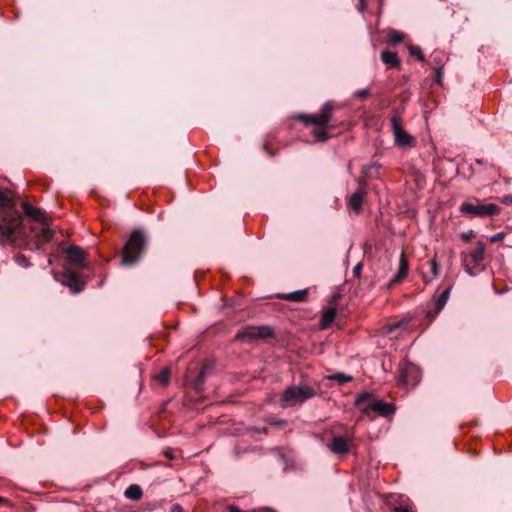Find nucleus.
Returning <instances> with one entry per match:
<instances>
[{"instance_id":"nucleus-29","label":"nucleus","mask_w":512,"mask_h":512,"mask_svg":"<svg viewBox=\"0 0 512 512\" xmlns=\"http://www.w3.org/2000/svg\"><path fill=\"white\" fill-rule=\"evenodd\" d=\"M14 202L3 191L0 190V210L5 208H13Z\"/></svg>"},{"instance_id":"nucleus-40","label":"nucleus","mask_w":512,"mask_h":512,"mask_svg":"<svg viewBox=\"0 0 512 512\" xmlns=\"http://www.w3.org/2000/svg\"><path fill=\"white\" fill-rule=\"evenodd\" d=\"M503 237H504V232H499V233L491 236L490 241L491 242H498V241L502 240Z\"/></svg>"},{"instance_id":"nucleus-46","label":"nucleus","mask_w":512,"mask_h":512,"mask_svg":"<svg viewBox=\"0 0 512 512\" xmlns=\"http://www.w3.org/2000/svg\"><path fill=\"white\" fill-rule=\"evenodd\" d=\"M164 455H165L167 458H169V459H174V457H175V456H174V453H173V451H172V450H167V451H165V452H164Z\"/></svg>"},{"instance_id":"nucleus-42","label":"nucleus","mask_w":512,"mask_h":512,"mask_svg":"<svg viewBox=\"0 0 512 512\" xmlns=\"http://www.w3.org/2000/svg\"><path fill=\"white\" fill-rule=\"evenodd\" d=\"M502 203L505 205H512V195H506L502 198Z\"/></svg>"},{"instance_id":"nucleus-33","label":"nucleus","mask_w":512,"mask_h":512,"mask_svg":"<svg viewBox=\"0 0 512 512\" xmlns=\"http://www.w3.org/2000/svg\"><path fill=\"white\" fill-rule=\"evenodd\" d=\"M431 66L433 69H434V66H440L441 69H444V62H443L442 57L439 55L432 56Z\"/></svg>"},{"instance_id":"nucleus-15","label":"nucleus","mask_w":512,"mask_h":512,"mask_svg":"<svg viewBox=\"0 0 512 512\" xmlns=\"http://www.w3.org/2000/svg\"><path fill=\"white\" fill-rule=\"evenodd\" d=\"M22 207L25 214L29 216L31 219L39 221L43 224H47V217L44 211L35 208L34 206L26 202L23 203Z\"/></svg>"},{"instance_id":"nucleus-19","label":"nucleus","mask_w":512,"mask_h":512,"mask_svg":"<svg viewBox=\"0 0 512 512\" xmlns=\"http://www.w3.org/2000/svg\"><path fill=\"white\" fill-rule=\"evenodd\" d=\"M381 59L382 61L389 66L392 67H399L400 66V59L396 52H392L389 50H384L381 53Z\"/></svg>"},{"instance_id":"nucleus-3","label":"nucleus","mask_w":512,"mask_h":512,"mask_svg":"<svg viewBox=\"0 0 512 512\" xmlns=\"http://www.w3.org/2000/svg\"><path fill=\"white\" fill-rule=\"evenodd\" d=\"M485 247L484 242H478L477 248L471 254L470 259L466 254H461L462 265L469 276L475 277L482 271V268L479 267V263L484 259Z\"/></svg>"},{"instance_id":"nucleus-2","label":"nucleus","mask_w":512,"mask_h":512,"mask_svg":"<svg viewBox=\"0 0 512 512\" xmlns=\"http://www.w3.org/2000/svg\"><path fill=\"white\" fill-rule=\"evenodd\" d=\"M315 395V391L308 386H289L282 395V406L287 407L296 402L303 403Z\"/></svg>"},{"instance_id":"nucleus-41","label":"nucleus","mask_w":512,"mask_h":512,"mask_svg":"<svg viewBox=\"0 0 512 512\" xmlns=\"http://www.w3.org/2000/svg\"><path fill=\"white\" fill-rule=\"evenodd\" d=\"M357 9L360 13H363L366 9V2L365 0H358Z\"/></svg>"},{"instance_id":"nucleus-16","label":"nucleus","mask_w":512,"mask_h":512,"mask_svg":"<svg viewBox=\"0 0 512 512\" xmlns=\"http://www.w3.org/2000/svg\"><path fill=\"white\" fill-rule=\"evenodd\" d=\"M308 297V289L296 290L290 293H279L277 298L292 302H304Z\"/></svg>"},{"instance_id":"nucleus-9","label":"nucleus","mask_w":512,"mask_h":512,"mask_svg":"<svg viewBox=\"0 0 512 512\" xmlns=\"http://www.w3.org/2000/svg\"><path fill=\"white\" fill-rule=\"evenodd\" d=\"M327 447L336 455H345L350 450L349 442L344 436H333L328 442Z\"/></svg>"},{"instance_id":"nucleus-11","label":"nucleus","mask_w":512,"mask_h":512,"mask_svg":"<svg viewBox=\"0 0 512 512\" xmlns=\"http://www.w3.org/2000/svg\"><path fill=\"white\" fill-rule=\"evenodd\" d=\"M367 190H363V188H357L354 193H352L347 199V207L355 212L359 213L362 209V204L364 199L366 198Z\"/></svg>"},{"instance_id":"nucleus-22","label":"nucleus","mask_w":512,"mask_h":512,"mask_svg":"<svg viewBox=\"0 0 512 512\" xmlns=\"http://www.w3.org/2000/svg\"><path fill=\"white\" fill-rule=\"evenodd\" d=\"M380 168H381L380 163L373 162L370 165L363 166L362 173L368 178H378Z\"/></svg>"},{"instance_id":"nucleus-30","label":"nucleus","mask_w":512,"mask_h":512,"mask_svg":"<svg viewBox=\"0 0 512 512\" xmlns=\"http://www.w3.org/2000/svg\"><path fill=\"white\" fill-rule=\"evenodd\" d=\"M408 50L410 55L416 57L419 61L423 62L425 60L424 54L419 46L410 45Z\"/></svg>"},{"instance_id":"nucleus-13","label":"nucleus","mask_w":512,"mask_h":512,"mask_svg":"<svg viewBox=\"0 0 512 512\" xmlns=\"http://www.w3.org/2000/svg\"><path fill=\"white\" fill-rule=\"evenodd\" d=\"M67 260L74 265L79 267H85V254L84 251L75 245H71L66 249Z\"/></svg>"},{"instance_id":"nucleus-28","label":"nucleus","mask_w":512,"mask_h":512,"mask_svg":"<svg viewBox=\"0 0 512 512\" xmlns=\"http://www.w3.org/2000/svg\"><path fill=\"white\" fill-rule=\"evenodd\" d=\"M170 371L167 367L161 369V371L155 376V379L158 380L163 386H166L169 383Z\"/></svg>"},{"instance_id":"nucleus-39","label":"nucleus","mask_w":512,"mask_h":512,"mask_svg":"<svg viewBox=\"0 0 512 512\" xmlns=\"http://www.w3.org/2000/svg\"><path fill=\"white\" fill-rule=\"evenodd\" d=\"M357 183H358V188H363V190H366V187H367V181L365 178L363 177H359L357 179Z\"/></svg>"},{"instance_id":"nucleus-51","label":"nucleus","mask_w":512,"mask_h":512,"mask_svg":"<svg viewBox=\"0 0 512 512\" xmlns=\"http://www.w3.org/2000/svg\"><path fill=\"white\" fill-rule=\"evenodd\" d=\"M9 500L0 496V504H8Z\"/></svg>"},{"instance_id":"nucleus-35","label":"nucleus","mask_w":512,"mask_h":512,"mask_svg":"<svg viewBox=\"0 0 512 512\" xmlns=\"http://www.w3.org/2000/svg\"><path fill=\"white\" fill-rule=\"evenodd\" d=\"M434 71H435V79L434 81L436 83H441L442 81V78H443V69H441L440 66H434Z\"/></svg>"},{"instance_id":"nucleus-50","label":"nucleus","mask_w":512,"mask_h":512,"mask_svg":"<svg viewBox=\"0 0 512 512\" xmlns=\"http://www.w3.org/2000/svg\"><path fill=\"white\" fill-rule=\"evenodd\" d=\"M432 276L431 277H428L427 275H423V281L428 284L432 281Z\"/></svg>"},{"instance_id":"nucleus-37","label":"nucleus","mask_w":512,"mask_h":512,"mask_svg":"<svg viewBox=\"0 0 512 512\" xmlns=\"http://www.w3.org/2000/svg\"><path fill=\"white\" fill-rule=\"evenodd\" d=\"M16 262L19 266L24 267V268H27L30 266L27 258L22 255L16 257Z\"/></svg>"},{"instance_id":"nucleus-32","label":"nucleus","mask_w":512,"mask_h":512,"mask_svg":"<svg viewBox=\"0 0 512 512\" xmlns=\"http://www.w3.org/2000/svg\"><path fill=\"white\" fill-rule=\"evenodd\" d=\"M430 270L432 274V279L437 278L439 272V264L437 262L436 256L430 260Z\"/></svg>"},{"instance_id":"nucleus-18","label":"nucleus","mask_w":512,"mask_h":512,"mask_svg":"<svg viewBox=\"0 0 512 512\" xmlns=\"http://www.w3.org/2000/svg\"><path fill=\"white\" fill-rule=\"evenodd\" d=\"M407 273H408V261L406 259L405 254L401 253L400 259H399L398 271L394 275V277L391 279V284L398 283V282L402 281L407 276Z\"/></svg>"},{"instance_id":"nucleus-20","label":"nucleus","mask_w":512,"mask_h":512,"mask_svg":"<svg viewBox=\"0 0 512 512\" xmlns=\"http://www.w3.org/2000/svg\"><path fill=\"white\" fill-rule=\"evenodd\" d=\"M142 495H143V492H142L141 487L136 484L129 485L124 492V496L127 499L133 500V501L140 500Z\"/></svg>"},{"instance_id":"nucleus-31","label":"nucleus","mask_w":512,"mask_h":512,"mask_svg":"<svg viewBox=\"0 0 512 512\" xmlns=\"http://www.w3.org/2000/svg\"><path fill=\"white\" fill-rule=\"evenodd\" d=\"M313 136L315 137V139L317 141H320V142H324V141L328 140V138H329L328 133L321 129H315L313 131Z\"/></svg>"},{"instance_id":"nucleus-4","label":"nucleus","mask_w":512,"mask_h":512,"mask_svg":"<svg viewBox=\"0 0 512 512\" xmlns=\"http://www.w3.org/2000/svg\"><path fill=\"white\" fill-rule=\"evenodd\" d=\"M460 211L468 217H490L500 212V207L493 203L473 204L464 202L460 206Z\"/></svg>"},{"instance_id":"nucleus-27","label":"nucleus","mask_w":512,"mask_h":512,"mask_svg":"<svg viewBox=\"0 0 512 512\" xmlns=\"http://www.w3.org/2000/svg\"><path fill=\"white\" fill-rule=\"evenodd\" d=\"M206 376H207V369L204 367L200 370L199 374L197 375V377L195 378V380L193 382V386H194L195 390L201 391L203 389V383H204Z\"/></svg>"},{"instance_id":"nucleus-7","label":"nucleus","mask_w":512,"mask_h":512,"mask_svg":"<svg viewBox=\"0 0 512 512\" xmlns=\"http://www.w3.org/2000/svg\"><path fill=\"white\" fill-rule=\"evenodd\" d=\"M331 110L332 105L330 102H326L322 108L320 113L318 114H300L298 119L302 120L305 124L308 125H326L331 120Z\"/></svg>"},{"instance_id":"nucleus-25","label":"nucleus","mask_w":512,"mask_h":512,"mask_svg":"<svg viewBox=\"0 0 512 512\" xmlns=\"http://www.w3.org/2000/svg\"><path fill=\"white\" fill-rule=\"evenodd\" d=\"M388 42L391 44H397L403 41L404 34L395 29L389 28L387 30Z\"/></svg>"},{"instance_id":"nucleus-34","label":"nucleus","mask_w":512,"mask_h":512,"mask_svg":"<svg viewBox=\"0 0 512 512\" xmlns=\"http://www.w3.org/2000/svg\"><path fill=\"white\" fill-rule=\"evenodd\" d=\"M370 95L369 89H361L354 92V97L358 99H365Z\"/></svg>"},{"instance_id":"nucleus-21","label":"nucleus","mask_w":512,"mask_h":512,"mask_svg":"<svg viewBox=\"0 0 512 512\" xmlns=\"http://www.w3.org/2000/svg\"><path fill=\"white\" fill-rule=\"evenodd\" d=\"M404 325L405 323L402 321L388 324L384 327L383 334L389 336L390 338H397L399 335L398 331L402 329Z\"/></svg>"},{"instance_id":"nucleus-26","label":"nucleus","mask_w":512,"mask_h":512,"mask_svg":"<svg viewBox=\"0 0 512 512\" xmlns=\"http://www.w3.org/2000/svg\"><path fill=\"white\" fill-rule=\"evenodd\" d=\"M372 400H377V397H375L373 394L365 392L357 397L355 404L363 409V406L365 404H371Z\"/></svg>"},{"instance_id":"nucleus-48","label":"nucleus","mask_w":512,"mask_h":512,"mask_svg":"<svg viewBox=\"0 0 512 512\" xmlns=\"http://www.w3.org/2000/svg\"><path fill=\"white\" fill-rule=\"evenodd\" d=\"M251 512H275V511L270 509V508H261V509H258V510H253Z\"/></svg>"},{"instance_id":"nucleus-38","label":"nucleus","mask_w":512,"mask_h":512,"mask_svg":"<svg viewBox=\"0 0 512 512\" xmlns=\"http://www.w3.org/2000/svg\"><path fill=\"white\" fill-rule=\"evenodd\" d=\"M362 269H363V265H362V263H360V262H359V263H357V264L354 266L353 270H352L353 275H354L356 278H360L361 273H362Z\"/></svg>"},{"instance_id":"nucleus-17","label":"nucleus","mask_w":512,"mask_h":512,"mask_svg":"<svg viewBox=\"0 0 512 512\" xmlns=\"http://www.w3.org/2000/svg\"><path fill=\"white\" fill-rule=\"evenodd\" d=\"M336 308L335 307H328L323 309L321 313V318L319 321V327L320 329L324 330L331 326L333 321L336 317Z\"/></svg>"},{"instance_id":"nucleus-14","label":"nucleus","mask_w":512,"mask_h":512,"mask_svg":"<svg viewBox=\"0 0 512 512\" xmlns=\"http://www.w3.org/2000/svg\"><path fill=\"white\" fill-rule=\"evenodd\" d=\"M452 285H450L445 291H443L435 300V312L432 313L431 311H428L426 313V316L428 318H434L436 314H438L447 304L450 293L452 290Z\"/></svg>"},{"instance_id":"nucleus-45","label":"nucleus","mask_w":512,"mask_h":512,"mask_svg":"<svg viewBox=\"0 0 512 512\" xmlns=\"http://www.w3.org/2000/svg\"><path fill=\"white\" fill-rule=\"evenodd\" d=\"M472 232H464L461 235L462 240L469 241L471 239Z\"/></svg>"},{"instance_id":"nucleus-44","label":"nucleus","mask_w":512,"mask_h":512,"mask_svg":"<svg viewBox=\"0 0 512 512\" xmlns=\"http://www.w3.org/2000/svg\"><path fill=\"white\" fill-rule=\"evenodd\" d=\"M170 512H183V509L179 504H174L171 506Z\"/></svg>"},{"instance_id":"nucleus-23","label":"nucleus","mask_w":512,"mask_h":512,"mask_svg":"<svg viewBox=\"0 0 512 512\" xmlns=\"http://www.w3.org/2000/svg\"><path fill=\"white\" fill-rule=\"evenodd\" d=\"M328 380L336 381L339 385H344L353 380V377L343 372H336L327 376Z\"/></svg>"},{"instance_id":"nucleus-52","label":"nucleus","mask_w":512,"mask_h":512,"mask_svg":"<svg viewBox=\"0 0 512 512\" xmlns=\"http://www.w3.org/2000/svg\"><path fill=\"white\" fill-rule=\"evenodd\" d=\"M475 162H476L478 165H483V164H484V160H483V159H480V158L475 159Z\"/></svg>"},{"instance_id":"nucleus-10","label":"nucleus","mask_w":512,"mask_h":512,"mask_svg":"<svg viewBox=\"0 0 512 512\" xmlns=\"http://www.w3.org/2000/svg\"><path fill=\"white\" fill-rule=\"evenodd\" d=\"M63 285L69 287L71 293L76 294L83 290L85 283L80 281L77 273L67 270L63 273Z\"/></svg>"},{"instance_id":"nucleus-6","label":"nucleus","mask_w":512,"mask_h":512,"mask_svg":"<svg viewBox=\"0 0 512 512\" xmlns=\"http://www.w3.org/2000/svg\"><path fill=\"white\" fill-rule=\"evenodd\" d=\"M274 336V329L270 326H247L241 329L236 339L242 342H252L258 339H267Z\"/></svg>"},{"instance_id":"nucleus-8","label":"nucleus","mask_w":512,"mask_h":512,"mask_svg":"<svg viewBox=\"0 0 512 512\" xmlns=\"http://www.w3.org/2000/svg\"><path fill=\"white\" fill-rule=\"evenodd\" d=\"M396 411V406L393 403H387L383 400L377 398V400H372L371 404H365L363 406V412L365 414H369L370 412H375L379 416L382 417H391L394 415Z\"/></svg>"},{"instance_id":"nucleus-47","label":"nucleus","mask_w":512,"mask_h":512,"mask_svg":"<svg viewBox=\"0 0 512 512\" xmlns=\"http://www.w3.org/2000/svg\"><path fill=\"white\" fill-rule=\"evenodd\" d=\"M283 423L284 421L281 419L271 421V424L274 426H281Z\"/></svg>"},{"instance_id":"nucleus-36","label":"nucleus","mask_w":512,"mask_h":512,"mask_svg":"<svg viewBox=\"0 0 512 512\" xmlns=\"http://www.w3.org/2000/svg\"><path fill=\"white\" fill-rule=\"evenodd\" d=\"M53 237V233L48 228H44L41 234V239L43 241H50Z\"/></svg>"},{"instance_id":"nucleus-43","label":"nucleus","mask_w":512,"mask_h":512,"mask_svg":"<svg viewBox=\"0 0 512 512\" xmlns=\"http://www.w3.org/2000/svg\"><path fill=\"white\" fill-rule=\"evenodd\" d=\"M227 509L229 512H246V511L241 510L239 507H237L235 505H229L227 507Z\"/></svg>"},{"instance_id":"nucleus-49","label":"nucleus","mask_w":512,"mask_h":512,"mask_svg":"<svg viewBox=\"0 0 512 512\" xmlns=\"http://www.w3.org/2000/svg\"><path fill=\"white\" fill-rule=\"evenodd\" d=\"M402 112H403V109H399V108L394 109V110H393V116H394V115H398V116H399V118L401 119V114H402Z\"/></svg>"},{"instance_id":"nucleus-1","label":"nucleus","mask_w":512,"mask_h":512,"mask_svg":"<svg viewBox=\"0 0 512 512\" xmlns=\"http://www.w3.org/2000/svg\"><path fill=\"white\" fill-rule=\"evenodd\" d=\"M147 244V237L141 229H134L128 238L121 259L123 266H133L142 257L145 246Z\"/></svg>"},{"instance_id":"nucleus-24","label":"nucleus","mask_w":512,"mask_h":512,"mask_svg":"<svg viewBox=\"0 0 512 512\" xmlns=\"http://www.w3.org/2000/svg\"><path fill=\"white\" fill-rule=\"evenodd\" d=\"M15 232V227L12 223L0 224V237L4 240L10 239Z\"/></svg>"},{"instance_id":"nucleus-5","label":"nucleus","mask_w":512,"mask_h":512,"mask_svg":"<svg viewBox=\"0 0 512 512\" xmlns=\"http://www.w3.org/2000/svg\"><path fill=\"white\" fill-rule=\"evenodd\" d=\"M390 122L395 145L402 149L414 147L416 143L415 138L404 130L399 116H392Z\"/></svg>"},{"instance_id":"nucleus-12","label":"nucleus","mask_w":512,"mask_h":512,"mask_svg":"<svg viewBox=\"0 0 512 512\" xmlns=\"http://www.w3.org/2000/svg\"><path fill=\"white\" fill-rule=\"evenodd\" d=\"M399 381L403 385L413 383L414 385L419 382L418 368L413 364H407L401 369Z\"/></svg>"}]
</instances>
